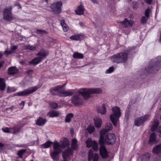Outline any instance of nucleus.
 Segmentation results:
<instances>
[{
    "label": "nucleus",
    "mask_w": 161,
    "mask_h": 161,
    "mask_svg": "<svg viewBox=\"0 0 161 161\" xmlns=\"http://www.w3.org/2000/svg\"><path fill=\"white\" fill-rule=\"evenodd\" d=\"M4 64V62H0V69H1V67L3 66Z\"/></svg>",
    "instance_id": "4d7b16f0"
},
{
    "label": "nucleus",
    "mask_w": 161,
    "mask_h": 161,
    "mask_svg": "<svg viewBox=\"0 0 161 161\" xmlns=\"http://www.w3.org/2000/svg\"><path fill=\"white\" fill-rule=\"evenodd\" d=\"M62 5V2L59 1L52 3L50 7L54 13L59 14L61 12V7Z\"/></svg>",
    "instance_id": "1a4fd4ad"
},
{
    "label": "nucleus",
    "mask_w": 161,
    "mask_h": 161,
    "mask_svg": "<svg viewBox=\"0 0 161 161\" xmlns=\"http://www.w3.org/2000/svg\"><path fill=\"white\" fill-rule=\"evenodd\" d=\"M47 120L45 119H43L42 118L39 117L38 119L36 122V124L37 125L41 126L44 125L46 122Z\"/></svg>",
    "instance_id": "aec40b11"
},
{
    "label": "nucleus",
    "mask_w": 161,
    "mask_h": 161,
    "mask_svg": "<svg viewBox=\"0 0 161 161\" xmlns=\"http://www.w3.org/2000/svg\"><path fill=\"white\" fill-rule=\"evenodd\" d=\"M112 126L111 123H107L105 125V129L103 130H107V132L110 130L112 129Z\"/></svg>",
    "instance_id": "a18cd8bd"
},
{
    "label": "nucleus",
    "mask_w": 161,
    "mask_h": 161,
    "mask_svg": "<svg viewBox=\"0 0 161 161\" xmlns=\"http://www.w3.org/2000/svg\"><path fill=\"white\" fill-rule=\"evenodd\" d=\"M12 6H9L4 9L3 13V18L6 21H9L13 19V17L11 13Z\"/></svg>",
    "instance_id": "0eeeda50"
},
{
    "label": "nucleus",
    "mask_w": 161,
    "mask_h": 161,
    "mask_svg": "<svg viewBox=\"0 0 161 161\" xmlns=\"http://www.w3.org/2000/svg\"><path fill=\"white\" fill-rule=\"evenodd\" d=\"M86 146L88 147H92V148L91 149L93 150L97 151L98 149L97 144L95 141H92L91 139L88 138L86 142Z\"/></svg>",
    "instance_id": "ddd939ff"
},
{
    "label": "nucleus",
    "mask_w": 161,
    "mask_h": 161,
    "mask_svg": "<svg viewBox=\"0 0 161 161\" xmlns=\"http://www.w3.org/2000/svg\"><path fill=\"white\" fill-rule=\"evenodd\" d=\"M50 106L53 108H57L58 105L56 103L51 102L50 103Z\"/></svg>",
    "instance_id": "09e8293b"
},
{
    "label": "nucleus",
    "mask_w": 161,
    "mask_h": 161,
    "mask_svg": "<svg viewBox=\"0 0 161 161\" xmlns=\"http://www.w3.org/2000/svg\"><path fill=\"white\" fill-rule=\"evenodd\" d=\"M20 130V128L18 125H15L12 128H10V132L13 133L14 134H15L16 133L19 132Z\"/></svg>",
    "instance_id": "e433bc0d"
},
{
    "label": "nucleus",
    "mask_w": 161,
    "mask_h": 161,
    "mask_svg": "<svg viewBox=\"0 0 161 161\" xmlns=\"http://www.w3.org/2000/svg\"><path fill=\"white\" fill-rule=\"evenodd\" d=\"M85 10V9L84 8L83 5L80 4V6L77 7L75 10V12L77 14L81 15L83 14Z\"/></svg>",
    "instance_id": "6ab92c4d"
},
{
    "label": "nucleus",
    "mask_w": 161,
    "mask_h": 161,
    "mask_svg": "<svg viewBox=\"0 0 161 161\" xmlns=\"http://www.w3.org/2000/svg\"><path fill=\"white\" fill-rule=\"evenodd\" d=\"M151 63H153L157 68H159V70L161 67V57L158 56L151 61Z\"/></svg>",
    "instance_id": "2eb2a0df"
},
{
    "label": "nucleus",
    "mask_w": 161,
    "mask_h": 161,
    "mask_svg": "<svg viewBox=\"0 0 161 161\" xmlns=\"http://www.w3.org/2000/svg\"><path fill=\"white\" fill-rule=\"evenodd\" d=\"M129 1H131L132 0H128Z\"/></svg>",
    "instance_id": "69168bd1"
},
{
    "label": "nucleus",
    "mask_w": 161,
    "mask_h": 161,
    "mask_svg": "<svg viewBox=\"0 0 161 161\" xmlns=\"http://www.w3.org/2000/svg\"><path fill=\"white\" fill-rule=\"evenodd\" d=\"M102 92L100 88H94L91 89L82 88L78 91L79 94L81 95L84 99H88L90 96L91 94H100Z\"/></svg>",
    "instance_id": "7ed1b4c3"
},
{
    "label": "nucleus",
    "mask_w": 161,
    "mask_h": 161,
    "mask_svg": "<svg viewBox=\"0 0 161 161\" xmlns=\"http://www.w3.org/2000/svg\"><path fill=\"white\" fill-rule=\"evenodd\" d=\"M3 55V54L1 52H0V59L2 57Z\"/></svg>",
    "instance_id": "052dcab7"
},
{
    "label": "nucleus",
    "mask_w": 161,
    "mask_h": 161,
    "mask_svg": "<svg viewBox=\"0 0 161 161\" xmlns=\"http://www.w3.org/2000/svg\"><path fill=\"white\" fill-rule=\"evenodd\" d=\"M129 118V112H126L125 113V119L126 121H127Z\"/></svg>",
    "instance_id": "603ef678"
},
{
    "label": "nucleus",
    "mask_w": 161,
    "mask_h": 161,
    "mask_svg": "<svg viewBox=\"0 0 161 161\" xmlns=\"http://www.w3.org/2000/svg\"><path fill=\"white\" fill-rule=\"evenodd\" d=\"M129 52V51L127 50L113 55L111 57L112 61L117 64L125 62L128 58Z\"/></svg>",
    "instance_id": "f03ea898"
},
{
    "label": "nucleus",
    "mask_w": 161,
    "mask_h": 161,
    "mask_svg": "<svg viewBox=\"0 0 161 161\" xmlns=\"http://www.w3.org/2000/svg\"><path fill=\"white\" fill-rule=\"evenodd\" d=\"M60 114V113L56 111H51L47 113V115L50 117H57Z\"/></svg>",
    "instance_id": "c85d7f7f"
},
{
    "label": "nucleus",
    "mask_w": 161,
    "mask_h": 161,
    "mask_svg": "<svg viewBox=\"0 0 161 161\" xmlns=\"http://www.w3.org/2000/svg\"><path fill=\"white\" fill-rule=\"evenodd\" d=\"M146 3L148 4H151L152 3V0H144Z\"/></svg>",
    "instance_id": "5fc2aeb1"
},
{
    "label": "nucleus",
    "mask_w": 161,
    "mask_h": 161,
    "mask_svg": "<svg viewBox=\"0 0 161 161\" xmlns=\"http://www.w3.org/2000/svg\"><path fill=\"white\" fill-rule=\"evenodd\" d=\"M37 45H35L33 46L28 45L25 46V49H28L31 51H35L36 50Z\"/></svg>",
    "instance_id": "72a5a7b5"
},
{
    "label": "nucleus",
    "mask_w": 161,
    "mask_h": 161,
    "mask_svg": "<svg viewBox=\"0 0 161 161\" xmlns=\"http://www.w3.org/2000/svg\"><path fill=\"white\" fill-rule=\"evenodd\" d=\"M160 102H161V104H160V105H161V101H160ZM160 110H161V108H160Z\"/></svg>",
    "instance_id": "e2e57ef3"
},
{
    "label": "nucleus",
    "mask_w": 161,
    "mask_h": 161,
    "mask_svg": "<svg viewBox=\"0 0 161 161\" xmlns=\"http://www.w3.org/2000/svg\"><path fill=\"white\" fill-rule=\"evenodd\" d=\"M77 141L75 139H73L72 140L71 147L73 149H75L77 147Z\"/></svg>",
    "instance_id": "ea45409f"
},
{
    "label": "nucleus",
    "mask_w": 161,
    "mask_h": 161,
    "mask_svg": "<svg viewBox=\"0 0 161 161\" xmlns=\"http://www.w3.org/2000/svg\"><path fill=\"white\" fill-rule=\"evenodd\" d=\"M4 146V145L3 144L0 142V148L3 147Z\"/></svg>",
    "instance_id": "13d9d810"
},
{
    "label": "nucleus",
    "mask_w": 161,
    "mask_h": 161,
    "mask_svg": "<svg viewBox=\"0 0 161 161\" xmlns=\"http://www.w3.org/2000/svg\"><path fill=\"white\" fill-rule=\"evenodd\" d=\"M80 35L72 36L69 37L70 39L73 40L78 41L80 40Z\"/></svg>",
    "instance_id": "79ce46f5"
},
{
    "label": "nucleus",
    "mask_w": 161,
    "mask_h": 161,
    "mask_svg": "<svg viewBox=\"0 0 161 161\" xmlns=\"http://www.w3.org/2000/svg\"><path fill=\"white\" fill-rule=\"evenodd\" d=\"M74 114L72 113L68 114L66 116L65 121L66 123H69L71 120V119L73 118Z\"/></svg>",
    "instance_id": "f704fd0d"
},
{
    "label": "nucleus",
    "mask_w": 161,
    "mask_h": 161,
    "mask_svg": "<svg viewBox=\"0 0 161 161\" xmlns=\"http://www.w3.org/2000/svg\"><path fill=\"white\" fill-rule=\"evenodd\" d=\"M159 70V68L156 67L153 63L150 62L149 65L145 68V70L149 73H154Z\"/></svg>",
    "instance_id": "9b49d317"
},
{
    "label": "nucleus",
    "mask_w": 161,
    "mask_h": 161,
    "mask_svg": "<svg viewBox=\"0 0 161 161\" xmlns=\"http://www.w3.org/2000/svg\"><path fill=\"white\" fill-rule=\"evenodd\" d=\"M112 110L113 113L110 115V118L114 125L116 126L121 115L120 109L119 107L114 106L112 108Z\"/></svg>",
    "instance_id": "20e7f679"
},
{
    "label": "nucleus",
    "mask_w": 161,
    "mask_h": 161,
    "mask_svg": "<svg viewBox=\"0 0 161 161\" xmlns=\"http://www.w3.org/2000/svg\"><path fill=\"white\" fill-rule=\"evenodd\" d=\"M59 97H66L71 96L73 92L70 91L62 90L60 91Z\"/></svg>",
    "instance_id": "5701e85b"
},
{
    "label": "nucleus",
    "mask_w": 161,
    "mask_h": 161,
    "mask_svg": "<svg viewBox=\"0 0 161 161\" xmlns=\"http://www.w3.org/2000/svg\"><path fill=\"white\" fill-rule=\"evenodd\" d=\"M6 87V85L3 78H0V90L3 91Z\"/></svg>",
    "instance_id": "4c0bfd02"
},
{
    "label": "nucleus",
    "mask_w": 161,
    "mask_h": 161,
    "mask_svg": "<svg viewBox=\"0 0 161 161\" xmlns=\"http://www.w3.org/2000/svg\"><path fill=\"white\" fill-rule=\"evenodd\" d=\"M158 125V121L157 120H155L153 123L152 126L151 127V129L152 131H155Z\"/></svg>",
    "instance_id": "473e14b6"
},
{
    "label": "nucleus",
    "mask_w": 161,
    "mask_h": 161,
    "mask_svg": "<svg viewBox=\"0 0 161 161\" xmlns=\"http://www.w3.org/2000/svg\"><path fill=\"white\" fill-rule=\"evenodd\" d=\"M120 23L124 27H127L129 26H131L132 25L133 23L132 21H130L125 19L124 20Z\"/></svg>",
    "instance_id": "b1692460"
},
{
    "label": "nucleus",
    "mask_w": 161,
    "mask_h": 161,
    "mask_svg": "<svg viewBox=\"0 0 161 161\" xmlns=\"http://www.w3.org/2000/svg\"><path fill=\"white\" fill-rule=\"evenodd\" d=\"M60 153L57 151H53L50 153V156L54 160H57L58 158V154Z\"/></svg>",
    "instance_id": "a878e982"
},
{
    "label": "nucleus",
    "mask_w": 161,
    "mask_h": 161,
    "mask_svg": "<svg viewBox=\"0 0 161 161\" xmlns=\"http://www.w3.org/2000/svg\"><path fill=\"white\" fill-rule=\"evenodd\" d=\"M36 55L38 56L40 58H41L42 60L47 56L45 52L43 51H41L39 52L36 54Z\"/></svg>",
    "instance_id": "58836bf2"
},
{
    "label": "nucleus",
    "mask_w": 161,
    "mask_h": 161,
    "mask_svg": "<svg viewBox=\"0 0 161 161\" xmlns=\"http://www.w3.org/2000/svg\"><path fill=\"white\" fill-rule=\"evenodd\" d=\"M25 104V102L23 101H22L20 103H19V106L21 107V109L23 108Z\"/></svg>",
    "instance_id": "864d4df0"
},
{
    "label": "nucleus",
    "mask_w": 161,
    "mask_h": 161,
    "mask_svg": "<svg viewBox=\"0 0 161 161\" xmlns=\"http://www.w3.org/2000/svg\"><path fill=\"white\" fill-rule=\"evenodd\" d=\"M150 117V115L146 114L136 119L135 121V125L137 126L142 125L145 122L149 120Z\"/></svg>",
    "instance_id": "6e6552de"
},
{
    "label": "nucleus",
    "mask_w": 161,
    "mask_h": 161,
    "mask_svg": "<svg viewBox=\"0 0 161 161\" xmlns=\"http://www.w3.org/2000/svg\"><path fill=\"white\" fill-rule=\"evenodd\" d=\"M8 74L9 75H14L18 73V69L14 66L9 67L8 69Z\"/></svg>",
    "instance_id": "4be33fe9"
},
{
    "label": "nucleus",
    "mask_w": 161,
    "mask_h": 161,
    "mask_svg": "<svg viewBox=\"0 0 161 161\" xmlns=\"http://www.w3.org/2000/svg\"><path fill=\"white\" fill-rule=\"evenodd\" d=\"M73 151L71 149H68L63 153L62 156L64 160L70 159L72 155Z\"/></svg>",
    "instance_id": "4468645a"
},
{
    "label": "nucleus",
    "mask_w": 161,
    "mask_h": 161,
    "mask_svg": "<svg viewBox=\"0 0 161 161\" xmlns=\"http://www.w3.org/2000/svg\"><path fill=\"white\" fill-rule=\"evenodd\" d=\"M150 155L148 153H146L142 157V161H149L150 158Z\"/></svg>",
    "instance_id": "7c9ffc66"
},
{
    "label": "nucleus",
    "mask_w": 161,
    "mask_h": 161,
    "mask_svg": "<svg viewBox=\"0 0 161 161\" xmlns=\"http://www.w3.org/2000/svg\"><path fill=\"white\" fill-rule=\"evenodd\" d=\"M69 145V143L66 139L63 141L61 144H60L57 141H55L53 143V148L54 151L60 153L62 151L61 148H64Z\"/></svg>",
    "instance_id": "39448f33"
},
{
    "label": "nucleus",
    "mask_w": 161,
    "mask_h": 161,
    "mask_svg": "<svg viewBox=\"0 0 161 161\" xmlns=\"http://www.w3.org/2000/svg\"><path fill=\"white\" fill-rule=\"evenodd\" d=\"M150 9L149 8L147 9L145 12V16L142 17L141 19V22L142 24H144L147 22V19L149 18Z\"/></svg>",
    "instance_id": "a211bd4d"
},
{
    "label": "nucleus",
    "mask_w": 161,
    "mask_h": 161,
    "mask_svg": "<svg viewBox=\"0 0 161 161\" xmlns=\"http://www.w3.org/2000/svg\"><path fill=\"white\" fill-rule=\"evenodd\" d=\"M72 103L75 105H77L82 103L83 101L81 98L78 95L73 96L71 99Z\"/></svg>",
    "instance_id": "dca6fc26"
},
{
    "label": "nucleus",
    "mask_w": 161,
    "mask_h": 161,
    "mask_svg": "<svg viewBox=\"0 0 161 161\" xmlns=\"http://www.w3.org/2000/svg\"><path fill=\"white\" fill-rule=\"evenodd\" d=\"M95 130L94 127L92 126H89L86 129V130L90 134H91Z\"/></svg>",
    "instance_id": "37998d69"
},
{
    "label": "nucleus",
    "mask_w": 161,
    "mask_h": 161,
    "mask_svg": "<svg viewBox=\"0 0 161 161\" xmlns=\"http://www.w3.org/2000/svg\"><path fill=\"white\" fill-rule=\"evenodd\" d=\"M39 88L40 86H38L31 87L17 92V95L20 96H26L36 92Z\"/></svg>",
    "instance_id": "423d86ee"
},
{
    "label": "nucleus",
    "mask_w": 161,
    "mask_h": 161,
    "mask_svg": "<svg viewBox=\"0 0 161 161\" xmlns=\"http://www.w3.org/2000/svg\"><path fill=\"white\" fill-rule=\"evenodd\" d=\"M97 111L98 113L103 114H105L106 112V108L104 105L98 108Z\"/></svg>",
    "instance_id": "c756f323"
},
{
    "label": "nucleus",
    "mask_w": 161,
    "mask_h": 161,
    "mask_svg": "<svg viewBox=\"0 0 161 161\" xmlns=\"http://www.w3.org/2000/svg\"><path fill=\"white\" fill-rule=\"evenodd\" d=\"M156 136L154 133H152L150 136L149 142L151 144H156L158 141L156 139Z\"/></svg>",
    "instance_id": "412c9836"
},
{
    "label": "nucleus",
    "mask_w": 161,
    "mask_h": 161,
    "mask_svg": "<svg viewBox=\"0 0 161 161\" xmlns=\"http://www.w3.org/2000/svg\"><path fill=\"white\" fill-rule=\"evenodd\" d=\"M26 150L25 149H22L20 150H19L17 152V154L19 158H22L23 154L26 152Z\"/></svg>",
    "instance_id": "c03bdc74"
},
{
    "label": "nucleus",
    "mask_w": 161,
    "mask_h": 161,
    "mask_svg": "<svg viewBox=\"0 0 161 161\" xmlns=\"http://www.w3.org/2000/svg\"><path fill=\"white\" fill-rule=\"evenodd\" d=\"M53 143L51 141H48L45 143L44 144L42 145V147L43 148H47L50 147L52 143Z\"/></svg>",
    "instance_id": "a19ab883"
},
{
    "label": "nucleus",
    "mask_w": 161,
    "mask_h": 161,
    "mask_svg": "<svg viewBox=\"0 0 161 161\" xmlns=\"http://www.w3.org/2000/svg\"><path fill=\"white\" fill-rule=\"evenodd\" d=\"M152 152L159 157H161V144L156 145L153 148Z\"/></svg>",
    "instance_id": "f3484780"
},
{
    "label": "nucleus",
    "mask_w": 161,
    "mask_h": 161,
    "mask_svg": "<svg viewBox=\"0 0 161 161\" xmlns=\"http://www.w3.org/2000/svg\"><path fill=\"white\" fill-rule=\"evenodd\" d=\"M14 107V106H12L11 107H10V108H7V110H9V109H11V111L12 110V109Z\"/></svg>",
    "instance_id": "bf43d9fd"
},
{
    "label": "nucleus",
    "mask_w": 161,
    "mask_h": 161,
    "mask_svg": "<svg viewBox=\"0 0 161 161\" xmlns=\"http://www.w3.org/2000/svg\"><path fill=\"white\" fill-rule=\"evenodd\" d=\"M17 48V47L16 46L14 45L12 46L10 48V50L9 51L6 50L4 51V53L7 55H8L14 53L15 52V51Z\"/></svg>",
    "instance_id": "393cba45"
},
{
    "label": "nucleus",
    "mask_w": 161,
    "mask_h": 161,
    "mask_svg": "<svg viewBox=\"0 0 161 161\" xmlns=\"http://www.w3.org/2000/svg\"><path fill=\"white\" fill-rule=\"evenodd\" d=\"M65 85V84L62 85L57 86L54 87H52L50 89V92L53 95H58L59 97L60 91L59 90L62 89Z\"/></svg>",
    "instance_id": "9d476101"
},
{
    "label": "nucleus",
    "mask_w": 161,
    "mask_h": 161,
    "mask_svg": "<svg viewBox=\"0 0 161 161\" xmlns=\"http://www.w3.org/2000/svg\"><path fill=\"white\" fill-rule=\"evenodd\" d=\"M107 130H102L100 133V138L99 142L101 145L100 148V154L103 158H106L108 156V153L105 147L103 145L114 144L116 140V137L114 134H107Z\"/></svg>",
    "instance_id": "f257e3e1"
},
{
    "label": "nucleus",
    "mask_w": 161,
    "mask_h": 161,
    "mask_svg": "<svg viewBox=\"0 0 161 161\" xmlns=\"http://www.w3.org/2000/svg\"><path fill=\"white\" fill-rule=\"evenodd\" d=\"M36 32L38 34H41L42 33L47 34V32L44 30L41 29H37Z\"/></svg>",
    "instance_id": "de8ad7c7"
},
{
    "label": "nucleus",
    "mask_w": 161,
    "mask_h": 161,
    "mask_svg": "<svg viewBox=\"0 0 161 161\" xmlns=\"http://www.w3.org/2000/svg\"><path fill=\"white\" fill-rule=\"evenodd\" d=\"M33 70L32 69L28 70L26 71V73L30 75L31 74V73H32L33 72Z\"/></svg>",
    "instance_id": "6e6d98bb"
},
{
    "label": "nucleus",
    "mask_w": 161,
    "mask_h": 161,
    "mask_svg": "<svg viewBox=\"0 0 161 161\" xmlns=\"http://www.w3.org/2000/svg\"><path fill=\"white\" fill-rule=\"evenodd\" d=\"M114 70V68L113 66L110 67L109 69L106 70L105 72L106 73H111L113 72Z\"/></svg>",
    "instance_id": "49530a36"
},
{
    "label": "nucleus",
    "mask_w": 161,
    "mask_h": 161,
    "mask_svg": "<svg viewBox=\"0 0 161 161\" xmlns=\"http://www.w3.org/2000/svg\"><path fill=\"white\" fill-rule=\"evenodd\" d=\"M73 57L74 58L81 59L84 58V55L81 53L75 52L74 53Z\"/></svg>",
    "instance_id": "2f4dec72"
},
{
    "label": "nucleus",
    "mask_w": 161,
    "mask_h": 161,
    "mask_svg": "<svg viewBox=\"0 0 161 161\" xmlns=\"http://www.w3.org/2000/svg\"><path fill=\"white\" fill-rule=\"evenodd\" d=\"M2 130L3 131L6 133H9L10 132V128H9L7 127L2 128Z\"/></svg>",
    "instance_id": "3c124183"
},
{
    "label": "nucleus",
    "mask_w": 161,
    "mask_h": 161,
    "mask_svg": "<svg viewBox=\"0 0 161 161\" xmlns=\"http://www.w3.org/2000/svg\"><path fill=\"white\" fill-rule=\"evenodd\" d=\"M42 60V58L38 56L35 58L33 60L29 62L30 64H36L39 63Z\"/></svg>",
    "instance_id": "cd10ccee"
},
{
    "label": "nucleus",
    "mask_w": 161,
    "mask_h": 161,
    "mask_svg": "<svg viewBox=\"0 0 161 161\" xmlns=\"http://www.w3.org/2000/svg\"><path fill=\"white\" fill-rule=\"evenodd\" d=\"M18 6H19V7H20V8H21V5H20V4H18Z\"/></svg>",
    "instance_id": "680f3d73"
},
{
    "label": "nucleus",
    "mask_w": 161,
    "mask_h": 161,
    "mask_svg": "<svg viewBox=\"0 0 161 161\" xmlns=\"http://www.w3.org/2000/svg\"><path fill=\"white\" fill-rule=\"evenodd\" d=\"M61 25L62 27L63 30L64 32L67 31L69 29L67 25L65 23L64 20H61Z\"/></svg>",
    "instance_id": "c9c22d12"
},
{
    "label": "nucleus",
    "mask_w": 161,
    "mask_h": 161,
    "mask_svg": "<svg viewBox=\"0 0 161 161\" xmlns=\"http://www.w3.org/2000/svg\"><path fill=\"white\" fill-rule=\"evenodd\" d=\"M156 130L158 136L161 137V125L157 128Z\"/></svg>",
    "instance_id": "8fccbe9b"
},
{
    "label": "nucleus",
    "mask_w": 161,
    "mask_h": 161,
    "mask_svg": "<svg viewBox=\"0 0 161 161\" xmlns=\"http://www.w3.org/2000/svg\"><path fill=\"white\" fill-rule=\"evenodd\" d=\"M94 120L96 127L98 128H100L102 123L101 119L99 118H97L94 119Z\"/></svg>",
    "instance_id": "bb28decb"
},
{
    "label": "nucleus",
    "mask_w": 161,
    "mask_h": 161,
    "mask_svg": "<svg viewBox=\"0 0 161 161\" xmlns=\"http://www.w3.org/2000/svg\"><path fill=\"white\" fill-rule=\"evenodd\" d=\"M48 0H46V1L47 2V1H48Z\"/></svg>",
    "instance_id": "0e129e2a"
},
{
    "label": "nucleus",
    "mask_w": 161,
    "mask_h": 161,
    "mask_svg": "<svg viewBox=\"0 0 161 161\" xmlns=\"http://www.w3.org/2000/svg\"><path fill=\"white\" fill-rule=\"evenodd\" d=\"M88 161H98V155L97 153H94L93 150L90 149L88 153Z\"/></svg>",
    "instance_id": "f8f14e48"
}]
</instances>
